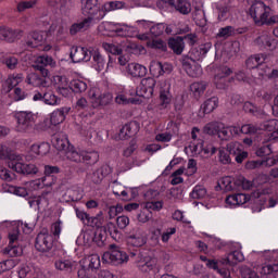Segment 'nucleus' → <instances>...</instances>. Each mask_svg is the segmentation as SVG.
<instances>
[{
    "instance_id": "nucleus-1",
    "label": "nucleus",
    "mask_w": 278,
    "mask_h": 278,
    "mask_svg": "<svg viewBox=\"0 0 278 278\" xmlns=\"http://www.w3.org/2000/svg\"><path fill=\"white\" fill-rule=\"evenodd\" d=\"M129 257L141 273H151L157 266V258L151 256L147 251L134 250L129 253Z\"/></svg>"
},
{
    "instance_id": "nucleus-2",
    "label": "nucleus",
    "mask_w": 278,
    "mask_h": 278,
    "mask_svg": "<svg viewBox=\"0 0 278 278\" xmlns=\"http://www.w3.org/2000/svg\"><path fill=\"white\" fill-rule=\"evenodd\" d=\"M249 13L255 25L262 27L264 21L270 16V7L265 5L263 1H254L249 9Z\"/></svg>"
},
{
    "instance_id": "nucleus-3",
    "label": "nucleus",
    "mask_w": 278,
    "mask_h": 278,
    "mask_svg": "<svg viewBox=\"0 0 278 278\" xmlns=\"http://www.w3.org/2000/svg\"><path fill=\"white\" fill-rule=\"evenodd\" d=\"M16 131L20 134H31L36 127V115L29 111H22L17 114Z\"/></svg>"
},
{
    "instance_id": "nucleus-4",
    "label": "nucleus",
    "mask_w": 278,
    "mask_h": 278,
    "mask_svg": "<svg viewBox=\"0 0 278 278\" xmlns=\"http://www.w3.org/2000/svg\"><path fill=\"white\" fill-rule=\"evenodd\" d=\"M83 14H88V18H94V21H101L105 17V11L99 3V0H81Z\"/></svg>"
},
{
    "instance_id": "nucleus-5",
    "label": "nucleus",
    "mask_w": 278,
    "mask_h": 278,
    "mask_svg": "<svg viewBox=\"0 0 278 278\" xmlns=\"http://www.w3.org/2000/svg\"><path fill=\"white\" fill-rule=\"evenodd\" d=\"M9 168L18 173V175H37L38 166L31 163H23L21 155H15V159L9 163Z\"/></svg>"
},
{
    "instance_id": "nucleus-6",
    "label": "nucleus",
    "mask_w": 278,
    "mask_h": 278,
    "mask_svg": "<svg viewBox=\"0 0 278 278\" xmlns=\"http://www.w3.org/2000/svg\"><path fill=\"white\" fill-rule=\"evenodd\" d=\"M112 250L110 252H105L102 255L103 262L106 264H113L114 266H118L119 264H125V262H129V255L127 252L119 250L116 245H111Z\"/></svg>"
},
{
    "instance_id": "nucleus-7",
    "label": "nucleus",
    "mask_w": 278,
    "mask_h": 278,
    "mask_svg": "<svg viewBox=\"0 0 278 278\" xmlns=\"http://www.w3.org/2000/svg\"><path fill=\"white\" fill-rule=\"evenodd\" d=\"M92 108H105L112 103V93L101 92V90L93 88L89 91Z\"/></svg>"
},
{
    "instance_id": "nucleus-8",
    "label": "nucleus",
    "mask_w": 278,
    "mask_h": 278,
    "mask_svg": "<svg viewBox=\"0 0 278 278\" xmlns=\"http://www.w3.org/2000/svg\"><path fill=\"white\" fill-rule=\"evenodd\" d=\"M35 249L40 253H49L53 249V237L48 230L39 232L35 240Z\"/></svg>"
},
{
    "instance_id": "nucleus-9",
    "label": "nucleus",
    "mask_w": 278,
    "mask_h": 278,
    "mask_svg": "<svg viewBox=\"0 0 278 278\" xmlns=\"http://www.w3.org/2000/svg\"><path fill=\"white\" fill-rule=\"evenodd\" d=\"M155 84L157 83L153 77L142 78L136 90L137 97H142L143 99H151L155 90Z\"/></svg>"
},
{
    "instance_id": "nucleus-10",
    "label": "nucleus",
    "mask_w": 278,
    "mask_h": 278,
    "mask_svg": "<svg viewBox=\"0 0 278 278\" xmlns=\"http://www.w3.org/2000/svg\"><path fill=\"white\" fill-rule=\"evenodd\" d=\"M265 60L266 58H264V54H255L250 56L245 61V65L250 70L257 68L258 75H261V77H265V76H268V73H270V68L264 65ZM260 71H263V72H260Z\"/></svg>"
},
{
    "instance_id": "nucleus-11",
    "label": "nucleus",
    "mask_w": 278,
    "mask_h": 278,
    "mask_svg": "<svg viewBox=\"0 0 278 278\" xmlns=\"http://www.w3.org/2000/svg\"><path fill=\"white\" fill-rule=\"evenodd\" d=\"M18 236V228H14L9 233V245L3 250L4 255H9L10 257H18V255H23V249L16 247Z\"/></svg>"
},
{
    "instance_id": "nucleus-12",
    "label": "nucleus",
    "mask_w": 278,
    "mask_h": 278,
    "mask_svg": "<svg viewBox=\"0 0 278 278\" xmlns=\"http://www.w3.org/2000/svg\"><path fill=\"white\" fill-rule=\"evenodd\" d=\"M97 162H99V152H97V151H91V152L83 151L81 163L86 164V166H84V165L76 166L77 175H84V173H86V170H88L89 166H94V164H97Z\"/></svg>"
},
{
    "instance_id": "nucleus-13",
    "label": "nucleus",
    "mask_w": 278,
    "mask_h": 278,
    "mask_svg": "<svg viewBox=\"0 0 278 278\" xmlns=\"http://www.w3.org/2000/svg\"><path fill=\"white\" fill-rule=\"evenodd\" d=\"M47 66H51V68H54L55 66V61L49 55L38 56L33 64V68L39 71L42 77H49V70H47Z\"/></svg>"
},
{
    "instance_id": "nucleus-14",
    "label": "nucleus",
    "mask_w": 278,
    "mask_h": 278,
    "mask_svg": "<svg viewBox=\"0 0 278 278\" xmlns=\"http://www.w3.org/2000/svg\"><path fill=\"white\" fill-rule=\"evenodd\" d=\"M182 68L186 71L189 77H201L203 75V68L192 58L185 56L181 60Z\"/></svg>"
},
{
    "instance_id": "nucleus-15",
    "label": "nucleus",
    "mask_w": 278,
    "mask_h": 278,
    "mask_svg": "<svg viewBox=\"0 0 278 278\" xmlns=\"http://www.w3.org/2000/svg\"><path fill=\"white\" fill-rule=\"evenodd\" d=\"M72 62L75 64H79V62H90V58H92V52L84 47H72L70 54Z\"/></svg>"
},
{
    "instance_id": "nucleus-16",
    "label": "nucleus",
    "mask_w": 278,
    "mask_h": 278,
    "mask_svg": "<svg viewBox=\"0 0 278 278\" xmlns=\"http://www.w3.org/2000/svg\"><path fill=\"white\" fill-rule=\"evenodd\" d=\"M126 242L129 247H144V244H147L144 231H142L140 228L132 229V232H130L126 238Z\"/></svg>"
},
{
    "instance_id": "nucleus-17",
    "label": "nucleus",
    "mask_w": 278,
    "mask_h": 278,
    "mask_svg": "<svg viewBox=\"0 0 278 278\" xmlns=\"http://www.w3.org/2000/svg\"><path fill=\"white\" fill-rule=\"evenodd\" d=\"M251 197H254L255 199H260V192H254L252 195L245 194V193H235L231 195H228L226 198L227 205H244L245 203H249L251 200Z\"/></svg>"
},
{
    "instance_id": "nucleus-18",
    "label": "nucleus",
    "mask_w": 278,
    "mask_h": 278,
    "mask_svg": "<svg viewBox=\"0 0 278 278\" xmlns=\"http://www.w3.org/2000/svg\"><path fill=\"white\" fill-rule=\"evenodd\" d=\"M150 73L153 77H162V75L173 73V65L168 63H162L160 61H152L150 63Z\"/></svg>"
},
{
    "instance_id": "nucleus-19",
    "label": "nucleus",
    "mask_w": 278,
    "mask_h": 278,
    "mask_svg": "<svg viewBox=\"0 0 278 278\" xmlns=\"http://www.w3.org/2000/svg\"><path fill=\"white\" fill-rule=\"evenodd\" d=\"M238 153V142H230L226 146V149L219 150V162L222 164H231V155Z\"/></svg>"
},
{
    "instance_id": "nucleus-20",
    "label": "nucleus",
    "mask_w": 278,
    "mask_h": 278,
    "mask_svg": "<svg viewBox=\"0 0 278 278\" xmlns=\"http://www.w3.org/2000/svg\"><path fill=\"white\" fill-rule=\"evenodd\" d=\"M23 38V30L12 29L10 27L1 26L0 27V40H5V42H14Z\"/></svg>"
},
{
    "instance_id": "nucleus-21",
    "label": "nucleus",
    "mask_w": 278,
    "mask_h": 278,
    "mask_svg": "<svg viewBox=\"0 0 278 278\" xmlns=\"http://www.w3.org/2000/svg\"><path fill=\"white\" fill-rule=\"evenodd\" d=\"M138 131H140V125L137 122H129L121 128L118 138L119 140H127L136 136Z\"/></svg>"
},
{
    "instance_id": "nucleus-22",
    "label": "nucleus",
    "mask_w": 278,
    "mask_h": 278,
    "mask_svg": "<svg viewBox=\"0 0 278 278\" xmlns=\"http://www.w3.org/2000/svg\"><path fill=\"white\" fill-rule=\"evenodd\" d=\"M254 42L260 47V49H268L269 51H273V49H276L277 47V40L267 33H263L254 40Z\"/></svg>"
},
{
    "instance_id": "nucleus-23",
    "label": "nucleus",
    "mask_w": 278,
    "mask_h": 278,
    "mask_svg": "<svg viewBox=\"0 0 278 278\" xmlns=\"http://www.w3.org/2000/svg\"><path fill=\"white\" fill-rule=\"evenodd\" d=\"M160 101L162 108H166L170 103V83L166 79L160 80Z\"/></svg>"
},
{
    "instance_id": "nucleus-24",
    "label": "nucleus",
    "mask_w": 278,
    "mask_h": 278,
    "mask_svg": "<svg viewBox=\"0 0 278 278\" xmlns=\"http://www.w3.org/2000/svg\"><path fill=\"white\" fill-rule=\"evenodd\" d=\"M167 3L179 12V14H184L185 16L192 12V4L188 0H167Z\"/></svg>"
},
{
    "instance_id": "nucleus-25",
    "label": "nucleus",
    "mask_w": 278,
    "mask_h": 278,
    "mask_svg": "<svg viewBox=\"0 0 278 278\" xmlns=\"http://www.w3.org/2000/svg\"><path fill=\"white\" fill-rule=\"evenodd\" d=\"M269 131V140L278 138V119H269L258 126V131Z\"/></svg>"
},
{
    "instance_id": "nucleus-26",
    "label": "nucleus",
    "mask_w": 278,
    "mask_h": 278,
    "mask_svg": "<svg viewBox=\"0 0 278 278\" xmlns=\"http://www.w3.org/2000/svg\"><path fill=\"white\" fill-rule=\"evenodd\" d=\"M71 112V106H63L53 111L50 115V123L51 125H61L63 121H66V115Z\"/></svg>"
},
{
    "instance_id": "nucleus-27",
    "label": "nucleus",
    "mask_w": 278,
    "mask_h": 278,
    "mask_svg": "<svg viewBox=\"0 0 278 278\" xmlns=\"http://www.w3.org/2000/svg\"><path fill=\"white\" fill-rule=\"evenodd\" d=\"M110 173H112V168H110L109 165H102L90 175V180L92 184L99 185Z\"/></svg>"
},
{
    "instance_id": "nucleus-28",
    "label": "nucleus",
    "mask_w": 278,
    "mask_h": 278,
    "mask_svg": "<svg viewBox=\"0 0 278 278\" xmlns=\"http://www.w3.org/2000/svg\"><path fill=\"white\" fill-rule=\"evenodd\" d=\"M25 81L28 86H33L34 88H47V78L36 73L28 74Z\"/></svg>"
},
{
    "instance_id": "nucleus-29",
    "label": "nucleus",
    "mask_w": 278,
    "mask_h": 278,
    "mask_svg": "<svg viewBox=\"0 0 278 278\" xmlns=\"http://www.w3.org/2000/svg\"><path fill=\"white\" fill-rule=\"evenodd\" d=\"M47 40V36L42 31H33L28 35V40L26 41L27 47L36 49L40 47Z\"/></svg>"
},
{
    "instance_id": "nucleus-30",
    "label": "nucleus",
    "mask_w": 278,
    "mask_h": 278,
    "mask_svg": "<svg viewBox=\"0 0 278 278\" xmlns=\"http://www.w3.org/2000/svg\"><path fill=\"white\" fill-rule=\"evenodd\" d=\"M24 77L23 74H11L9 75V77L5 80V86L3 87L2 90L3 92H5V94H8V92H10L12 89L16 88V86H18V84H22Z\"/></svg>"
},
{
    "instance_id": "nucleus-31",
    "label": "nucleus",
    "mask_w": 278,
    "mask_h": 278,
    "mask_svg": "<svg viewBox=\"0 0 278 278\" xmlns=\"http://www.w3.org/2000/svg\"><path fill=\"white\" fill-rule=\"evenodd\" d=\"M168 47L176 53V55H181L184 49H186V43L184 42V37L170 38L168 40Z\"/></svg>"
},
{
    "instance_id": "nucleus-32",
    "label": "nucleus",
    "mask_w": 278,
    "mask_h": 278,
    "mask_svg": "<svg viewBox=\"0 0 278 278\" xmlns=\"http://www.w3.org/2000/svg\"><path fill=\"white\" fill-rule=\"evenodd\" d=\"M210 51V43L206 45H202L198 48H194L191 51V58L194 62H201V60H203L205 58V55H207V52Z\"/></svg>"
},
{
    "instance_id": "nucleus-33",
    "label": "nucleus",
    "mask_w": 278,
    "mask_h": 278,
    "mask_svg": "<svg viewBox=\"0 0 278 278\" xmlns=\"http://www.w3.org/2000/svg\"><path fill=\"white\" fill-rule=\"evenodd\" d=\"M127 73L131 77H144L147 75V67L138 63H130L127 65Z\"/></svg>"
},
{
    "instance_id": "nucleus-34",
    "label": "nucleus",
    "mask_w": 278,
    "mask_h": 278,
    "mask_svg": "<svg viewBox=\"0 0 278 278\" xmlns=\"http://www.w3.org/2000/svg\"><path fill=\"white\" fill-rule=\"evenodd\" d=\"M91 23L92 17H86L83 22L73 24L70 28V34L75 36L76 34H79V31H86V29L90 27Z\"/></svg>"
},
{
    "instance_id": "nucleus-35",
    "label": "nucleus",
    "mask_w": 278,
    "mask_h": 278,
    "mask_svg": "<svg viewBox=\"0 0 278 278\" xmlns=\"http://www.w3.org/2000/svg\"><path fill=\"white\" fill-rule=\"evenodd\" d=\"M190 90H191L194 99H201V97H203L205 90H207V83L195 81L190 85Z\"/></svg>"
},
{
    "instance_id": "nucleus-36",
    "label": "nucleus",
    "mask_w": 278,
    "mask_h": 278,
    "mask_svg": "<svg viewBox=\"0 0 278 278\" xmlns=\"http://www.w3.org/2000/svg\"><path fill=\"white\" fill-rule=\"evenodd\" d=\"M92 60L94 62V66L98 73H101V71H103L108 64L105 56L99 51L93 52Z\"/></svg>"
},
{
    "instance_id": "nucleus-37",
    "label": "nucleus",
    "mask_w": 278,
    "mask_h": 278,
    "mask_svg": "<svg viewBox=\"0 0 278 278\" xmlns=\"http://www.w3.org/2000/svg\"><path fill=\"white\" fill-rule=\"evenodd\" d=\"M201 108L204 114H212L218 108V97L208 98Z\"/></svg>"
},
{
    "instance_id": "nucleus-38",
    "label": "nucleus",
    "mask_w": 278,
    "mask_h": 278,
    "mask_svg": "<svg viewBox=\"0 0 278 278\" xmlns=\"http://www.w3.org/2000/svg\"><path fill=\"white\" fill-rule=\"evenodd\" d=\"M172 34L173 30L169 29L168 25L164 24V23H159L155 24L154 26L150 27V34H152V36H154L155 38H157L159 36H162V34Z\"/></svg>"
},
{
    "instance_id": "nucleus-39",
    "label": "nucleus",
    "mask_w": 278,
    "mask_h": 278,
    "mask_svg": "<svg viewBox=\"0 0 278 278\" xmlns=\"http://www.w3.org/2000/svg\"><path fill=\"white\" fill-rule=\"evenodd\" d=\"M52 144L56 151H65L68 147V139L60 135H54L52 137Z\"/></svg>"
},
{
    "instance_id": "nucleus-40",
    "label": "nucleus",
    "mask_w": 278,
    "mask_h": 278,
    "mask_svg": "<svg viewBox=\"0 0 278 278\" xmlns=\"http://www.w3.org/2000/svg\"><path fill=\"white\" fill-rule=\"evenodd\" d=\"M220 125L222 123L219 122H211L203 127V132L207 134V136H218V131H220Z\"/></svg>"
},
{
    "instance_id": "nucleus-41",
    "label": "nucleus",
    "mask_w": 278,
    "mask_h": 278,
    "mask_svg": "<svg viewBox=\"0 0 278 278\" xmlns=\"http://www.w3.org/2000/svg\"><path fill=\"white\" fill-rule=\"evenodd\" d=\"M220 186L222 188H224L226 192H231L233 190H237L236 178L226 176L222 178Z\"/></svg>"
},
{
    "instance_id": "nucleus-42",
    "label": "nucleus",
    "mask_w": 278,
    "mask_h": 278,
    "mask_svg": "<svg viewBox=\"0 0 278 278\" xmlns=\"http://www.w3.org/2000/svg\"><path fill=\"white\" fill-rule=\"evenodd\" d=\"M70 89L76 93L86 92V90H88V85L84 80L74 79L70 83Z\"/></svg>"
},
{
    "instance_id": "nucleus-43",
    "label": "nucleus",
    "mask_w": 278,
    "mask_h": 278,
    "mask_svg": "<svg viewBox=\"0 0 278 278\" xmlns=\"http://www.w3.org/2000/svg\"><path fill=\"white\" fill-rule=\"evenodd\" d=\"M56 270H62L63 273H73V262L68 260H58L54 263Z\"/></svg>"
},
{
    "instance_id": "nucleus-44",
    "label": "nucleus",
    "mask_w": 278,
    "mask_h": 278,
    "mask_svg": "<svg viewBox=\"0 0 278 278\" xmlns=\"http://www.w3.org/2000/svg\"><path fill=\"white\" fill-rule=\"evenodd\" d=\"M105 233L109 236H111V238H113V240H121V231H118V228H116V225H114V223L110 222L109 224H106V226L103 227Z\"/></svg>"
},
{
    "instance_id": "nucleus-45",
    "label": "nucleus",
    "mask_w": 278,
    "mask_h": 278,
    "mask_svg": "<svg viewBox=\"0 0 278 278\" xmlns=\"http://www.w3.org/2000/svg\"><path fill=\"white\" fill-rule=\"evenodd\" d=\"M235 186H237V189L251 190L253 188V181L244 178V176H238L235 178Z\"/></svg>"
},
{
    "instance_id": "nucleus-46",
    "label": "nucleus",
    "mask_w": 278,
    "mask_h": 278,
    "mask_svg": "<svg viewBox=\"0 0 278 278\" xmlns=\"http://www.w3.org/2000/svg\"><path fill=\"white\" fill-rule=\"evenodd\" d=\"M125 2L123 1H110L102 5V10L105 12H113V10H123Z\"/></svg>"
},
{
    "instance_id": "nucleus-47",
    "label": "nucleus",
    "mask_w": 278,
    "mask_h": 278,
    "mask_svg": "<svg viewBox=\"0 0 278 278\" xmlns=\"http://www.w3.org/2000/svg\"><path fill=\"white\" fill-rule=\"evenodd\" d=\"M105 228H100L98 231L93 233V243L97 244V247H103L105 244Z\"/></svg>"
},
{
    "instance_id": "nucleus-48",
    "label": "nucleus",
    "mask_w": 278,
    "mask_h": 278,
    "mask_svg": "<svg viewBox=\"0 0 278 278\" xmlns=\"http://www.w3.org/2000/svg\"><path fill=\"white\" fill-rule=\"evenodd\" d=\"M84 152H77V150H68L65 153V157L70 162H75L76 164H81Z\"/></svg>"
},
{
    "instance_id": "nucleus-49",
    "label": "nucleus",
    "mask_w": 278,
    "mask_h": 278,
    "mask_svg": "<svg viewBox=\"0 0 278 278\" xmlns=\"http://www.w3.org/2000/svg\"><path fill=\"white\" fill-rule=\"evenodd\" d=\"M0 160H11V162H14L16 156L12 154V149L8 146L0 144Z\"/></svg>"
},
{
    "instance_id": "nucleus-50",
    "label": "nucleus",
    "mask_w": 278,
    "mask_h": 278,
    "mask_svg": "<svg viewBox=\"0 0 278 278\" xmlns=\"http://www.w3.org/2000/svg\"><path fill=\"white\" fill-rule=\"evenodd\" d=\"M191 199H205L207 190L203 186H195L190 193Z\"/></svg>"
},
{
    "instance_id": "nucleus-51",
    "label": "nucleus",
    "mask_w": 278,
    "mask_h": 278,
    "mask_svg": "<svg viewBox=\"0 0 278 278\" xmlns=\"http://www.w3.org/2000/svg\"><path fill=\"white\" fill-rule=\"evenodd\" d=\"M149 48L150 49H156V51H163L166 52L168 49V46L166 45V42L162 39H156V40H152L149 43Z\"/></svg>"
},
{
    "instance_id": "nucleus-52",
    "label": "nucleus",
    "mask_w": 278,
    "mask_h": 278,
    "mask_svg": "<svg viewBox=\"0 0 278 278\" xmlns=\"http://www.w3.org/2000/svg\"><path fill=\"white\" fill-rule=\"evenodd\" d=\"M193 21L197 23V25H205V23H207V20H205V11L195 9L193 12Z\"/></svg>"
},
{
    "instance_id": "nucleus-53",
    "label": "nucleus",
    "mask_w": 278,
    "mask_h": 278,
    "mask_svg": "<svg viewBox=\"0 0 278 278\" xmlns=\"http://www.w3.org/2000/svg\"><path fill=\"white\" fill-rule=\"evenodd\" d=\"M144 207L150 212H160L164 207L163 201H148L144 203Z\"/></svg>"
},
{
    "instance_id": "nucleus-54",
    "label": "nucleus",
    "mask_w": 278,
    "mask_h": 278,
    "mask_svg": "<svg viewBox=\"0 0 278 278\" xmlns=\"http://www.w3.org/2000/svg\"><path fill=\"white\" fill-rule=\"evenodd\" d=\"M231 36H236V28H233V26L223 27L217 34L218 38H229Z\"/></svg>"
},
{
    "instance_id": "nucleus-55",
    "label": "nucleus",
    "mask_w": 278,
    "mask_h": 278,
    "mask_svg": "<svg viewBox=\"0 0 278 278\" xmlns=\"http://www.w3.org/2000/svg\"><path fill=\"white\" fill-rule=\"evenodd\" d=\"M217 136L220 140H231V134L229 132V126H225V124H220Z\"/></svg>"
},
{
    "instance_id": "nucleus-56",
    "label": "nucleus",
    "mask_w": 278,
    "mask_h": 278,
    "mask_svg": "<svg viewBox=\"0 0 278 278\" xmlns=\"http://www.w3.org/2000/svg\"><path fill=\"white\" fill-rule=\"evenodd\" d=\"M88 262H89V268L91 270H97L100 266H101V257L99 256V254H92L88 257Z\"/></svg>"
},
{
    "instance_id": "nucleus-57",
    "label": "nucleus",
    "mask_w": 278,
    "mask_h": 278,
    "mask_svg": "<svg viewBox=\"0 0 278 278\" xmlns=\"http://www.w3.org/2000/svg\"><path fill=\"white\" fill-rule=\"evenodd\" d=\"M2 64H5L7 68H10V71H14L18 66V59L15 56H7L3 59Z\"/></svg>"
},
{
    "instance_id": "nucleus-58",
    "label": "nucleus",
    "mask_w": 278,
    "mask_h": 278,
    "mask_svg": "<svg viewBox=\"0 0 278 278\" xmlns=\"http://www.w3.org/2000/svg\"><path fill=\"white\" fill-rule=\"evenodd\" d=\"M240 273L242 278H260L257 273L248 266L241 267Z\"/></svg>"
},
{
    "instance_id": "nucleus-59",
    "label": "nucleus",
    "mask_w": 278,
    "mask_h": 278,
    "mask_svg": "<svg viewBox=\"0 0 278 278\" xmlns=\"http://www.w3.org/2000/svg\"><path fill=\"white\" fill-rule=\"evenodd\" d=\"M275 273H278V263L265 265L261 270V275H275Z\"/></svg>"
},
{
    "instance_id": "nucleus-60",
    "label": "nucleus",
    "mask_w": 278,
    "mask_h": 278,
    "mask_svg": "<svg viewBox=\"0 0 278 278\" xmlns=\"http://www.w3.org/2000/svg\"><path fill=\"white\" fill-rule=\"evenodd\" d=\"M260 131V126H255L253 124H245L241 126L240 134H257Z\"/></svg>"
},
{
    "instance_id": "nucleus-61",
    "label": "nucleus",
    "mask_w": 278,
    "mask_h": 278,
    "mask_svg": "<svg viewBox=\"0 0 278 278\" xmlns=\"http://www.w3.org/2000/svg\"><path fill=\"white\" fill-rule=\"evenodd\" d=\"M9 192L12 194H16V197H27V188L25 187H16V186H10Z\"/></svg>"
},
{
    "instance_id": "nucleus-62",
    "label": "nucleus",
    "mask_w": 278,
    "mask_h": 278,
    "mask_svg": "<svg viewBox=\"0 0 278 278\" xmlns=\"http://www.w3.org/2000/svg\"><path fill=\"white\" fill-rule=\"evenodd\" d=\"M43 103H46V105H58V97L52 92H45Z\"/></svg>"
},
{
    "instance_id": "nucleus-63",
    "label": "nucleus",
    "mask_w": 278,
    "mask_h": 278,
    "mask_svg": "<svg viewBox=\"0 0 278 278\" xmlns=\"http://www.w3.org/2000/svg\"><path fill=\"white\" fill-rule=\"evenodd\" d=\"M273 153V148L270 144H265L256 150L257 157H266Z\"/></svg>"
},
{
    "instance_id": "nucleus-64",
    "label": "nucleus",
    "mask_w": 278,
    "mask_h": 278,
    "mask_svg": "<svg viewBox=\"0 0 278 278\" xmlns=\"http://www.w3.org/2000/svg\"><path fill=\"white\" fill-rule=\"evenodd\" d=\"M152 217L153 215L151 214V211L147 210L146 207L137 215L139 223H149L150 218Z\"/></svg>"
}]
</instances>
